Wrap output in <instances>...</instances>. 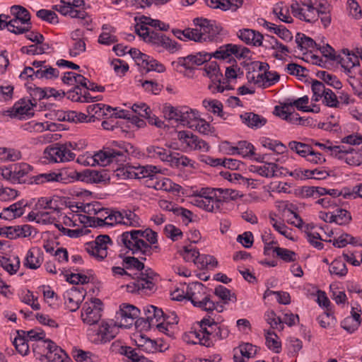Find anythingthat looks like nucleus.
<instances>
[{
    "instance_id": "40",
    "label": "nucleus",
    "mask_w": 362,
    "mask_h": 362,
    "mask_svg": "<svg viewBox=\"0 0 362 362\" xmlns=\"http://www.w3.org/2000/svg\"><path fill=\"white\" fill-rule=\"evenodd\" d=\"M146 151L148 157L159 158L163 162L168 160L170 153V151L156 146H149L146 148Z\"/></svg>"
},
{
    "instance_id": "21",
    "label": "nucleus",
    "mask_w": 362,
    "mask_h": 362,
    "mask_svg": "<svg viewBox=\"0 0 362 362\" xmlns=\"http://www.w3.org/2000/svg\"><path fill=\"white\" fill-rule=\"evenodd\" d=\"M133 276L132 279H134V281L130 283L127 285V291L129 293H135V292H147L151 291L154 288L155 284L153 282L150 281H144V279H141L139 277Z\"/></svg>"
},
{
    "instance_id": "27",
    "label": "nucleus",
    "mask_w": 362,
    "mask_h": 362,
    "mask_svg": "<svg viewBox=\"0 0 362 362\" xmlns=\"http://www.w3.org/2000/svg\"><path fill=\"white\" fill-rule=\"evenodd\" d=\"M288 147L302 157H306L308 155L320 157V153L314 151L310 145L304 143L292 141L288 143Z\"/></svg>"
},
{
    "instance_id": "6",
    "label": "nucleus",
    "mask_w": 362,
    "mask_h": 362,
    "mask_svg": "<svg viewBox=\"0 0 362 362\" xmlns=\"http://www.w3.org/2000/svg\"><path fill=\"white\" fill-rule=\"evenodd\" d=\"M139 310L129 304H122L116 313V325L119 327L129 328L139 315Z\"/></svg>"
},
{
    "instance_id": "16",
    "label": "nucleus",
    "mask_w": 362,
    "mask_h": 362,
    "mask_svg": "<svg viewBox=\"0 0 362 362\" xmlns=\"http://www.w3.org/2000/svg\"><path fill=\"white\" fill-rule=\"evenodd\" d=\"M238 37L246 44L257 47L262 45V40L264 39L263 35L260 33L251 29L239 30Z\"/></svg>"
},
{
    "instance_id": "3",
    "label": "nucleus",
    "mask_w": 362,
    "mask_h": 362,
    "mask_svg": "<svg viewBox=\"0 0 362 362\" xmlns=\"http://www.w3.org/2000/svg\"><path fill=\"white\" fill-rule=\"evenodd\" d=\"M119 147V150L107 148L95 153L93 156L96 165L105 166L113 163H125L133 146L129 143H122Z\"/></svg>"
},
{
    "instance_id": "41",
    "label": "nucleus",
    "mask_w": 362,
    "mask_h": 362,
    "mask_svg": "<svg viewBox=\"0 0 362 362\" xmlns=\"http://www.w3.org/2000/svg\"><path fill=\"white\" fill-rule=\"evenodd\" d=\"M296 42L298 45V47L301 50L308 49L309 48H317L318 45L311 37L300 33L296 34Z\"/></svg>"
},
{
    "instance_id": "57",
    "label": "nucleus",
    "mask_w": 362,
    "mask_h": 362,
    "mask_svg": "<svg viewBox=\"0 0 362 362\" xmlns=\"http://www.w3.org/2000/svg\"><path fill=\"white\" fill-rule=\"evenodd\" d=\"M317 321L322 328H327L334 324L336 319L330 309L326 310L322 314L318 316Z\"/></svg>"
},
{
    "instance_id": "30",
    "label": "nucleus",
    "mask_w": 362,
    "mask_h": 362,
    "mask_svg": "<svg viewBox=\"0 0 362 362\" xmlns=\"http://www.w3.org/2000/svg\"><path fill=\"white\" fill-rule=\"evenodd\" d=\"M21 261L18 256L2 257L0 266L11 275L16 274L20 268Z\"/></svg>"
},
{
    "instance_id": "48",
    "label": "nucleus",
    "mask_w": 362,
    "mask_h": 362,
    "mask_svg": "<svg viewBox=\"0 0 362 362\" xmlns=\"http://www.w3.org/2000/svg\"><path fill=\"white\" fill-rule=\"evenodd\" d=\"M330 274L342 277L346 275L348 269L345 262L341 259H334L329 266Z\"/></svg>"
},
{
    "instance_id": "52",
    "label": "nucleus",
    "mask_w": 362,
    "mask_h": 362,
    "mask_svg": "<svg viewBox=\"0 0 362 362\" xmlns=\"http://www.w3.org/2000/svg\"><path fill=\"white\" fill-rule=\"evenodd\" d=\"M283 3L280 2L276 4L273 9V13L283 22L291 23L292 18L289 15V11L288 7H283Z\"/></svg>"
},
{
    "instance_id": "4",
    "label": "nucleus",
    "mask_w": 362,
    "mask_h": 362,
    "mask_svg": "<svg viewBox=\"0 0 362 362\" xmlns=\"http://www.w3.org/2000/svg\"><path fill=\"white\" fill-rule=\"evenodd\" d=\"M112 245V240L107 235H100L94 241L85 245L86 251L99 260L104 259L107 255V245Z\"/></svg>"
},
{
    "instance_id": "33",
    "label": "nucleus",
    "mask_w": 362,
    "mask_h": 362,
    "mask_svg": "<svg viewBox=\"0 0 362 362\" xmlns=\"http://www.w3.org/2000/svg\"><path fill=\"white\" fill-rule=\"evenodd\" d=\"M204 71L214 83H221L223 74L216 62H211L204 67Z\"/></svg>"
},
{
    "instance_id": "25",
    "label": "nucleus",
    "mask_w": 362,
    "mask_h": 362,
    "mask_svg": "<svg viewBox=\"0 0 362 362\" xmlns=\"http://www.w3.org/2000/svg\"><path fill=\"white\" fill-rule=\"evenodd\" d=\"M240 118L244 124L252 129L260 128L267 123L264 117L254 112H245L240 115Z\"/></svg>"
},
{
    "instance_id": "20",
    "label": "nucleus",
    "mask_w": 362,
    "mask_h": 362,
    "mask_svg": "<svg viewBox=\"0 0 362 362\" xmlns=\"http://www.w3.org/2000/svg\"><path fill=\"white\" fill-rule=\"evenodd\" d=\"M27 204L23 201L16 202L8 207L4 208L0 214V218L4 219H13L21 217L24 214V208Z\"/></svg>"
},
{
    "instance_id": "26",
    "label": "nucleus",
    "mask_w": 362,
    "mask_h": 362,
    "mask_svg": "<svg viewBox=\"0 0 362 362\" xmlns=\"http://www.w3.org/2000/svg\"><path fill=\"white\" fill-rule=\"evenodd\" d=\"M346 74H355V70L359 66L360 62L357 56L348 54L345 58L339 56L338 61Z\"/></svg>"
},
{
    "instance_id": "56",
    "label": "nucleus",
    "mask_w": 362,
    "mask_h": 362,
    "mask_svg": "<svg viewBox=\"0 0 362 362\" xmlns=\"http://www.w3.org/2000/svg\"><path fill=\"white\" fill-rule=\"evenodd\" d=\"M266 344L267 347L274 351L275 353H280L281 350V344L279 341H278L277 335L274 332H267V335L266 336Z\"/></svg>"
},
{
    "instance_id": "2",
    "label": "nucleus",
    "mask_w": 362,
    "mask_h": 362,
    "mask_svg": "<svg viewBox=\"0 0 362 362\" xmlns=\"http://www.w3.org/2000/svg\"><path fill=\"white\" fill-rule=\"evenodd\" d=\"M186 295L194 306L206 312L214 310V301L207 293V287L200 282H193L187 286Z\"/></svg>"
},
{
    "instance_id": "32",
    "label": "nucleus",
    "mask_w": 362,
    "mask_h": 362,
    "mask_svg": "<svg viewBox=\"0 0 362 362\" xmlns=\"http://www.w3.org/2000/svg\"><path fill=\"white\" fill-rule=\"evenodd\" d=\"M299 194L303 199L313 197L317 199L321 196L325 195L324 187L314 186H303L300 189Z\"/></svg>"
},
{
    "instance_id": "36",
    "label": "nucleus",
    "mask_w": 362,
    "mask_h": 362,
    "mask_svg": "<svg viewBox=\"0 0 362 362\" xmlns=\"http://www.w3.org/2000/svg\"><path fill=\"white\" fill-rule=\"evenodd\" d=\"M264 26L285 41H291L293 39L291 33L284 26H276L275 24L267 21L264 22Z\"/></svg>"
},
{
    "instance_id": "18",
    "label": "nucleus",
    "mask_w": 362,
    "mask_h": 362,
    "mask_svg": "<svg viewBox=\"0 0 362 362\" xmlns=\"http://www.w3.org/2000/svg\"><path fill=\"white\" fill-rule=\"evenodd\" d=\"M13 170L14 173V182L25 183L30 181L27 180L28 175L33 170V166L26 163H19L13 164Z\"/></svg>"
},
{
    "instance_id": "45",
    "label": "nucleus",
    "mask_w": 362,
    "mask_h": 362,
    "mask_svg": "<svg viewBox=\"0 0 362 362\" xmlns=\"http://www.w3.org/2000/svg\"><path fill=\"white\" fill-rule=\"evenodd\" d=\"M317 76L327 84L336 89H340L342 87L341 81L337 78V76L330 74L325 71H317Z\"/></svg>"
},
{
    "instance_id": "55",
    "label": "nucleus",
    "mask_w": 362,
    "mask_h": 362,
    "mask_svg": "<svg viewBox=\"0 0 362 362\" xmlns=\"http://www.w3.org/2000/svg\"><path fill=\"white\" fill-rule=\"evenodd\" d=\"M273 252H276L278 257L286 262H295L296 260V253L288 249L276 247L273 249Z\"/></svg>"
},
{
    "instance_id": "42",
    "label": "nucleus",
    "mask_w": 362,
    "mask_h": 362,
    "mask_svg": "<svg viewBox=\"0 0 362 362\" xmlns=\"http://www.w3.org/2000/svg\"><path fill=\"white\" fill-rule=\"evenodd\" d=\"M167 163H169L171 167L179 168L180 166H187L189 164L190 160L182 155L176 152L169 153Z\"/></svg>"
},
{
    "instance_id": "31",
    "label": "nucleus",
    "mask_w": 362,
    "mask_h": 362,
    "mask_svg": "<svg viewBox=\"0 0 362 362\" xmlns=\"http://www.w3.org/2000/svg\"><path fill=\"white\" fill-rule=\"evenodd\" d=\"M80 172L74 169H62L57 173V182L68 184L76 180L79 181Z\"/></svg>"
},
{
    "instance_id": "47",
    "label": "nucleus",
    "mask_w": 362,
    "mask_h": 362,
    "mask_svg": "<svg viewBox=\"0 0 362 362\" xmlns=\"http://www.w3.org/2000/svg\"><path fill=\"white\" fill-rule=\"evenodd\" d=\"M192 203L204 210L208 212L211 213H218V207L217 206H214V204H211L209 203H206L204 202V199L200 197L199 195L195 194V192H194V194L192 196Z\"/></svg>"
},
{
    "instance_id": "37",
    "label": "nucleus",
    "mask_w": 362,
    "mask_h": 362,
    "mask_svg": "<svg viewBox=\"0 0 362 362\" xmlns=\"http://www.w3.org/2000/svg\"><path fill=\"white\" fill-rule=\"evenodd\" d=\"M214 293L216 296L221 299L224 304H227L230 301L235 302L237 300L236 295L222 285L216 286Z\"/></svg>"
},
{
    "instance_id": "23",
    "label": "nucleus",
    "mask_w": 362,
    "mask_h": 362,
    "mask_svg": "<svg viewBox=\"0 0 362 362\" xmlns=\"http://www.w3.org/2000/svg\"><path fill=\"white\" fill-rule=\"evenodd\" d=\"M145 316L154 327L160 321H165L167 320L166 315L161 308H158L154 305H148L144 308Z\"/></svg>"
},
{
    "instance_id": "53",
    "label": "nucleus",
    "mask_w": 362,
    "mask_h": 362,
    "mask_svg": "<svg viewBox=\"0 0 362 362\" xmlns=\"http://www.w3.org/2000/svg\"><path fill=\"white\" fill-rule=\"evenodd\" d=\"M203 106L206 110L212 112L214 114H218V116H223V105L217 100H204Z\"/></svg>"
},
{
    "instance_id": "10",
    "label": "nucleus",
    "mask_w": 362,
    "mask_h": 362,
    "mask_svg": "<svg viewBox=\"0 0 362 362\" xmlns=\"http://www.w3.org/2000/svg\"><path fill=\"white\" fill-rule=\"evenodd\" d=\"M110 325L103 322L97 328L88 329L89 340L96 344H105L114 339L115 335L110 330Z\"/></svg>"
},
{
    "instance_id": "24",
    "label": "nucleus",
    "mask_w": 362,
    "mask_h": 362,
    "mask_svg": "<svg viewBox=\"0 0 362 362\" xmlns=\"http://www.w3.org/2000/svg\"><path fill=\"white\" fill-rule=\"evenodd\" d=\"M280 75L274 72H264L263 74H257L255 78V84L260 88H267L274 85L279 81Z\"/></svg>"
},
{
    "instance_id": "62",
    "label": "nucleus",
    "mask_w": 362,
    "mask_h": 362,
    "mask_svg": "<svg viewBox=\"0 0 362 362\" xmlns=\"http://www.w3.org/2000/svg\"><path fill=\"white\" fill-rule=\"evenodd\" d=\"M138 179L150 177L153 180V177L156 174L157 168L156 166L146 165V166H138L136 167Z\"/></svg>"
},
{
    "instance_id": "61",
    "label": "nucleus",
    "mask_w": 362,
    "mask_h": 362,
    "mask_svg": "<svg viewBox=\"0 0 362 362\" xmlns=\"http://www.w3.org/2000/svg\"><path fill=\"white\" fill-rule=\"evenodd\" d=\"M44 358H46L48 362H69L70 360L63 349L62 353L57 351L53 354H52V353H47L46 355H42L40 360L42 361Z\"/></svg>"
},
{
    "instance_id": "46",
    "label": "nucleus",
    "mask_w": 362,
    "mask_h": 362,
    "mask_svg": "<svg viewBox=\"0 0 362 362\" xmlns=\"http://www.w3.org/2000/svg\"><path fill=\"white\" fill-rule=\"evenodd\" d=\"M350 213L345 209H338L336 214H332L329 223H336L338 225H345L351 221Z\"/></svg>"
},
{
    "instance_id": "12",
    "label": "nucleus",
    "mask_w": 362,
    "mask_h": 362,
    "mask_svg": "<svg viewBox=\"0 0 362 362\" xmlns=\"http://www.w3.org/2000/svg\"><path fill=\"white\" fill-rule=\"evenodd\" d=\"M36 105V103L33 104L30 100L21 99L15 103L11 110H8L9 115L11 117H17L19 119H29L33 116V106Z\"/></svg>"
},
{
    "instance_id": "28",
    "label": "nucleus",
    "mask_w": 362,
    "mask_h": 362,
    "mask_svg": "<svg viewBox=\"0 0 362 362\" xmlns=\"http://www.w3.org/2000/svg\"><path fill=\"white\" fill-rule=\"evenodd\" d=\"M7 238L16 239L20 237H28L31 235L32 227L29 225L16 226L7 227Z\"/></svg>"
},
{
    "instance_id": "50",
    "label": "nucleus",
    "mask_w": 362,
    "mask_h": 362,
    "mask_svg": "<svg viewBox=\"0 0 362 362\" xmlns=\"http://www.w3.org/2000/svg\"><path fill=\"white\" fill-rule=\"evenodd\" d=\"M46 182H57V173H42L30 178L28 184H42Z\"/></svg>"
},
{
    "instance_id": "7",
    "label": "nucleus",
    "mask_w": 362,
    "mask_h": 362,
    "mask_svg": "<svg viewBox=\"0 0 362 362\" xmlns=\"http://www.w3.org/2000/svg\"><path fill=\"white\" fill-rule=\"evenodd\" d=\"M102 301L99 298H94L91 305L85 303L81 312V318L84 323L90 325L97 324L101 318Z\"/></svg>"
},
{
    "instance_id": "35",
    "label": "nucleus",
    "mask_w": 362,
    "mask_h": 362,
    "mask_svg": "<svg viewBox=\"0 0 362 362\" xmlns=\"http://www.w3.org/2000/svg\"><path fill=\"white\" fill-rule=\"evenodd\" d=\"M238 48L237 45L226 44L221 46L211 55L216 59H226L229 58L231 54H236Z\"/></svg>"
},
{
    "instance_id": "63",
    "label": "nucleus",
    "mask_w": 362,
    "mask_h": 362,
    "mask_svg": "<svg viewBox=\"0 0 362 362\" xmlns=\"http://www.w3.org/2000/svg\"><path fill=\"white\" fill-rule=\"evenodd\" d=\"M37 16L49 23H58V16L52 11L47 9H40L37 12Z\"/></svg>"
},
{
    "instance_id": "39",
    "label": "nucleus",
    "mask_w": 362,
    "mask_h": 362,
    "mask_svg": "<svg viewBox=\"0 0 362 362\" xmlns=\"http://www.w3.org/2000/svg\"><path fill=\"white\" fill-rule=\"evenodd\" d=\"M59 76V71L57 69L51 66L45 65L35 71V78L53 79L57 78Z\"/></svg>"
},
{
    "instance_id": "29",
    "label": "nucleus",
    "mask_w": 362,
    "mask_h": 362,
    "mask_svg": "<svg viewBox=\"0 0 362 362\" xmlns=\"http://www.w3.org/2000/svg\"><path fill=\"white\" fill-rule=\"evenodd\" d=\"M238 192L236 190L230 189L217 188V205L218 206V212L221 211L223 202L229 200H235L238 197Z\"/></svg>"
},
{
    "instance_id": "54",
    "label": "nucleus",
    "mask_w": 362,
    "mask_h": 362,
    "mask_svg": "<svg viewBox=\"0 0 362 362\" xmlns=\"http://www.w3.org/2000/svg\"><path fill=\"white\" fill-rule=\"evenodd\" d=\"M18 336L16 337L13 344L16 347V351L21 355L25 356L29 351V346L27 339L24 336L20 334V332L18 331Z\"/></svg>"
},
{
    "instance_id": "19",
    "label": "nucleus",
    "mask_w": 362,
    "mask_h": 362,
    "mask_svg": "<svg viewBox=\"0 0 362 362\" xmlns=\"http://www.w3.org/2000/svg\"><path fill=\"white\" fill-rule=\"evenodd\" d=\"M42 252L39 247H33L28 251L24 266L31 269H36L39 268L42 262Z\"/></svg>"
},
{
    "instance_id": "13",
    "label": "nucleus",
    "mask_w": 362,
    "mask_h": 362,
    "mask_svg": "<svg viewBox=\"0 0 362 362\" xmlns=\"http://www.w3.org/2000/svg\"><path fill=\"white\" fill-rule=\"evenodd\" d=\"M212 55L205 52H198L195 54H189L185 57H179L177 64L185 67L186 69H194V66H200L206 62L210 61Z\"/></svg>"
},
{
    "instance_id": "38",
    "label": "nucleus",
    "mask_w": 362,
    "mask_h": 362,
    "mask_svg": "<svg viewBox=\"0 0 362 362\" xmlns=\"http://www.w3.org/2000/svg\"><path fill=\"white\" fill-rule=\"evenodd\" d=\"M11 12L15 16L14 19H18L21 24H27L31 25L30 15L28 10L21 6H13Z\"/></svg>"
},
{
    "instance_id": "17",
    "label": "nucleus",
    "mask_w": 362,
    "mask_h": 362,
    "mask_svg": "<svg viewBox=\"0 0 362 362\" xmlns=\"http://www.w3.org/2000/svg\"><path fill=\"white\" fill-rule=\"evenodd\" d=\"M107 174L102 172L86 169L80 172L79 181L86 183H101L107 180Z\"/></svg>"
},
{
    "instance_id": "49",
    "label": "nucleus",
    "mask_w": 362,
    "mask_h": 362,
    "mask_svg": "<svg viewBox=\"0 0 362 362\" xmlns=\"http://www.w3.org/2000/svg\"><path fill=\"white\" fill-rule=\"evenodd\" d=\"M139 259L142 260L139 257V256H137V257H124L123 258L122 264L127 269L134 268L138 271H142L144 269L145 266L144 264Z\"/></svg>"
},
{
    "instance_id": "44",
    "label": "nucleus",
    "mask_w": 362,
    "mask_h": 362,
    "mask_svg": "<svg viewBox=\"0 0 362 362\" xmlns=\"http://www.w3.org/2000/svg\"><path fill=\"white\" fill-rule=\"evenodd\" d=\"M134 21H139L141 23L148 24L153 28H158L159 30L167 31L170 26L159 20L152 19L145 16H136Z\"/></svg>"
},
{
    "instance_id": "64",
    "label": "nucleus",
    "mask_w": 362,
    "mask_h": 362,
    "mask_svg": "<svg viewBox=\"0 0 362 362\" xmlns=\"http://www.w3.org/2000/svg\"><path fill=\"white\" fill-rule=\"evenodd\" d=\"M164 233L165 236L173 241H176L182 237V232L181 230L172 224H168L165 226Z\"/></svg>"
},
{
    "instance_id": "58",
    "label": "nucleus",
    "mask_w": 362,
    "mask_h": 362,
    "mask_svg": "<svg viewBox=\"0 0 362 362\" xmlns=\"http://www.w3.org/2000/svg\"><path fill=\"white\" fill-rule=\"evenodd\" d=\"M182 35L185 38H187L194 42H202L206 41V37L202 36V33H200V29H191L187 28L183 30Z\"/></svg>"
},
{
    "instance_id": "8",
    "label": "nucleus",
    "mask_w": 362,
    "mask_h": 362,
    "mask_svg": "<svg viewBox=\"0 0 362 362\" xmlns=\"http://www.w3.org/2000/svg\"><path fill=\"white\" fill-rule=\"evenodd\" d=\"M105 220L110 223L123 224L132 227L139 226V218L138 216L132 211H112L110 214L105 216Z\"/></svg>"
},
{
    "instance_id": "14",
    "label": "nucleus",
    "mask_w": 362,
    "mask_h": 362,
    "mask_svg": "<svg viewBox=\"0 0 362 362\" xmlns=\"http://www.w3.org/2000/svg\"><path fill=\"white\" fill-rule=\"evenodd\" d=\"M194 23L200 27V33H202L203 37H206V40H213L222 30L220 26L206 18H197L194 20Z\"/></svg>"
},
{
    "instance_id": "5",
    "label": "nucleus",
    "mask_w": 362,
    "mask_h": 362,
    "mask_svg": "<svg viewBox=\"0 0 362 362\" xmlns=\"http://www.w3.org/2000/svg\"><path fill=\"white\" fill-rule=\"evenodd\" d=\"M44 155L47 160L54 163L69 161L75 158V154L71 152L66 145L59 143L47 147Z\"/></svg>"
},
{
    "instance_id": "9",
    "label": "nucleus",
    "mask_w": 362,
    "mask_h": 362,
    "mask_svg": "<svg viewBox=\"0 0 362 362\" xmlns=\"http://www.w3.org/2000/svg\"><path fill=\"white\" fill-rule=\"evenodd\" d=\"M177 139L182 144H185L190 150L207 152L210 148L208 143L188 131L178 132Z\"/></svg>"
},
{
    "instance_id": "15",
    "label": "nucleus",
    "mask_w": 362,
    "mask_h": 362,
    "mask_svg": "<svg viewBox=\"0 0 362 362\" xmlns=\"http://www.w3.org/2000/svg\"><path fill=\"white\" fill-rule=\"evenodd\" d=\"M258 348L250 343H243L233 349L235 362H245L244 357L250 358L257 354Z\"/></svg>"
},
{
    "instance_id": "51",
    "label": "nucleus",
    "mask_w": 362,
    "mask_h": 362,
    "mask_svg": "<svg viewBox=\"0 0 362 362\" xmlns=\"http://www.w3.org/2000/svg\"><path fill=\"white\" fill-rule=\"evenodd\" d=\"M21 158L19 151L13 148H0V159L4 161H15Z\"/></svg>"
},
{
    "instance_id": "60",
    "label": "nucleus",
    "mask_w": 362,
    "mask_h": 362,
    "mask_svg": "<svg viewBox=\"0 0 362 362\" xmlns=\"http://www.w3.org/2000/svg\"><path fill=\"white\" fill-rule=\"evenodd\" d=\"M327 88L325 87L322 82L317 80L313 81L312 83V91L313 93V100L315 102L323 97Z\"/></svg>"
},
{
    "instance_id": "11",
    "label": "nucleus",
    "mask_w": 362,
    "mask_h": 362,
    "mask_svg": "<svg viewBox=\"0 0 362 362\" xmlns=\"http://www.w3.org/2000/svg\"><path fill=\"white\" fill-rule=\"evenodd\" d=\"M208 323H209V319L204 318L199 322L198 330L194 329L188 333L189 337H195L198 340L197 341H192V344H199L206 347H211L214 346L213 339L211 337L208 336V334H209L207 326Z\"/></svg>"
},
{
    "instance_id": "43",
    "label": "nucleus",
    "mask_w": 362,
    "mask_h": 362,
    "mask_svg": "<svg viewBox=\"0 0 362 362\" xmlns=\"http://www.w3.org/2000/svg\"><path fill=\"white\" fill-rule=\"evenodd\" d=\"M81 211L89 215H96L105 212L106 214L108 213V209L103 208L100 203L95 202L93 203H88L78 207Z\"/></svg>"
},
{
    "instance_id": "59",
    "label": "nucleus",
    "mask_w": 362,
    "mask_h": 362,
    "mask_svg": "<svg viewBox=\"0 0 362 362\" xmlns=\"http://www.w3.org/2000/svg\"><path fill=\"white\" fill-rule=\"evenodd\" d=\"M141 339H144V344H138L139 347H141L143 350L148 353H154L156 351L163 352L165 349H158V344L155 340H152L148 337H141Z\"/></svg>"
},
{
    "instance_id": "22",
    "label": "nucleus",
    "mask_w": 362,
    "mask_h": 362,
    "mask_svg": "<svg viewBox=\"0 0 362 362\" xmlns=\"http://www.w3.org/2000/svg\"><path fill=\"white\" fill-rule=\"evenodd\" d=\"M199 117V115L197 110L190 109L188 107H181L180 122L182 125L193 129Z\"/></svg>"
},
{
    "instance_id": "1",
    "label": "nucleus",
    "mask_w": 362,
    "mask_h": 362,
    "mask_svg": "<svg viewBox=\"0 0 362 362\" xmlns=\"http://www.w3.org/2000/svg\"><path fill=\"white\" fill-rule=\"evenodd\" d=\"M146 229L133 230L130 232H124L120 235V241L132 254L139 256L145 261L147 256L152 255L153 247L145 242L142 238L145 237Z\"/></svg>"
},
{
    "instance_id": "34",
    "label": "nucleus",
    "mask_w": 362,
    "mask_h": 362,
    "mask_svg": "<svg viewBox=\"0 0 362 362\" xmlns=\"http://www.w3.org/2000/svg\"><path fill=\"white\" fill-rule=\"evenodd\" d=\"M195 194L199 195L200 197L203 198L204 202L206 203L214 204V206L217 205V188H211V187H203L199 190H197L194 192Z\"/></svg>"
}]
</instances>
